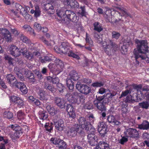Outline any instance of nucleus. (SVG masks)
I'll return each instance as SVG.
<instances>
[{
	"instance_id": "45",
	"label": "nucleus",
	"mask_w": 149,
	"mask_h": 149,
	"mask_svg": "<svg viewBox=\"0 0 149 149\" xmlns=\"http://www.w3.org/2000/svg\"><path fill=\"white\" fill-rule=\"evenodd\" d=\"M140 107L143 108L147 109L149 106V104L148 102H143L139 103Z\"/></svg>"
},
{
	"instance_id": "27",
	"label": "nucleus",
	"mask_w": 149,
	"mask_h": 149,
	"mask_svg": "<svg viewBox=\"0 0 149 149\" xmlns=\"http://www.w3.org/2000/svg\"><path fill=\"white\" fill-rule=\"evenodd\" d=\"M44 10L46 13L50 15L53 14L55 12L53 6L50 3H48L45 5Z\"/></svg>"
},
{
	"instance_id": "13",
	"label": "nucleus",
	"mask_w": 149,
	"mask_h": 149,
	"mask_svg": "<svg viewBox=\"0 0 149 149\" xmlns=\"http://www.w3.org/2000/svg\"><path fill=\"white\" fill-rule=\"evenodd\" d=\"M95 131V130L94 132H92L91 131H90V128L89 129V134L88 136V141L89 144L92 146H95L97 143L96 141L97 137L94 134Z\"/></svg>"
},
{
	"instance_id": "54",
	"label": "nucleus",
	"mask_w": 149,
	"mask_h": 149,
	"mask_svg": "<svg viewBox=\"0 0 149 149\" xmlns=\"http://www.w3.org/2000/svg\"><path fill=\"white\" fill-rule=\"evenodd\" d=\"M100 135L102 136H104L107 133V128H104L101 130H98Z\"/></svg>"
},
{
	"instance_id": "49",
	"label": "nucleus",
	"mask_w": 149,
	"mask_h": 149,
	"mask_svg": "<svg viewBox=\"0 0 149 149\" xmlns=\"http://www.w3.org/2000/svg\"><path fill=\"white\" fill-rule=\"evenodd\" d=\"M112 35L113 38L117 39L119 38L120 35L118 32L113 31L112 33Z\"/></svg>"
},
{
	"instance_id": "5",
	"label": "nucleus",
	"mask_w": 149,
	"mask_h": 149,
	"mask_svg": "<svg viewBox=\"0 0 149 149\" xmlns=\"http://www.w3.org/2000/svg\"><path fill=\"white\" fill-rule=\"evenodd\" d=\"M15 8L17 11L22 15L26 20L29 21L32 19V16L27 13L29 9L28 6H22L19 4H16Z\"/></svg>"
},
{
	"instance_id": "26",
	"label": "nucleus",
	"mask_w": 149,
	"mask_h": 149,
	"mask_svg": "<svg viewBox=\"0 0 149 149\" xmlns=\"http://www.w3.org/2000/svg\"><path fill=\"white\" fill-rule=\"evenodd\" d=\"M95 149H111L109 145L104 141L99 142V145L95 148Z\"/></svg>"
},
{
	"instance_id": "10",
	"label": "nucleus",
	"mask_w": 149,
	"mask_h": 149,
	"mask_svg": "<svg viewBox=\"0 0 149 149\" xmlns=\"http://www.w3.org/2000/svg\"><path fill=\"white\" fill-rule=\"evenodd\" d=\"M50 141L54 144L57 145L59 149H65L66 148V143L63 140L59 139L52 138Z\"/></svg>"
},
{
	"instance_id": "12",
	"label": "nucleus",
	"mask_w": 149,
	"mask_h": 149,
	"mask_svg": "<svg viewBox=\"0 0 149 149\" xmlns=\"http://www.w3.org/2000/svg\"><path fill=\"white\" fill-rule=\"evenodd\" d=\"M79 125L78 124H75L67 132L68 136L69 137H74L76 136L79 131Z\"/></svg>"
},
{
	"instance_id": "43",
	"label": "nucleus",
	"mask_w": 149,
	"mask_h": 149,
	"mask_svg": "<svg viewBox=\"0 0 149 149\" xmlns=\"http://www.w3.org/2000/svg\"><path fill=\"white\" fill-rule=\"evenodd\" d=\"M21 134V133H20V132L16 130L15 131L13 134L11 136V137L12 139H15L18 138L20 135Z\"/></svg>"
},
{
	"instance_id": "16",
	"label": "nucleus",
	"mask_w": 149,
	"mask_h": 149,
	"mask_svg": "<svg viewBox=\"0 0 149 149\" xmlns=\"http://www.w3.org/2000/svg\"><path fill=\"white\" fill-rule=\"evenodd\" d=\"M9 50L10 54L15 57L19 56L20 55L19 49L15 45H11L9 47Z\"/></svg>"
},
{
	"instance_id": "37",
	"label": "nucleus",
	"mask_w": 149,
	"mask_h": 149,
	"mask_svg": "<svg viewBox=\"0 0 149 149\" xmlns=\"http://www.w3.org/2000/svg\"><path fill=\"white\" fill-rule=\"evenodd\" d=\"M23 28L26 30L27 31L29 32L31 35L35 36V34L33 30L31 27L28 25H24L23 27Z\"/></svg>"
},
{
	"instance_id": "57",
	"label": "nucleus",
	"mask_w": 149,
	"mask_h": 149,
	"mask_svg": "<svg viewBox=\"0 0 149 149\" xmlns=\"http://www.w3.org/2000/svg\"><path fill=\"white\" fill-rule=\"evenodd\" d=\"M34 27L35 29L38 31L41 30L42 28L40 24L37 22L35 23L34 25Z\"/></svg>"
},
{
	"instance_id": "9",
	"label": "nucleus",
	"mask_w": 149,
	"mask_h": 149,
	"mask_svg": "<svg viewBox=\"0 0 149 149\" xmlns=\"http://www.w3.org/2000/svg\"><path fill=\"white\" fill-rule=\"evenodd\" d=\"M10 100L16 104L19 108L23 107L25 105V102L22 97L18 96L13 95L10 97Z\"/></svg>"
},
{
	"instance_id": "4",
	"label": "nucleus",
	"mask_w": 149,
	"mask_h": 149,
	"mask_svg": "<svg viewBox=\"0 0 149 149\" xmlns=\"http://www.w3.org/2000/svg\"><path fill=\"white\" fill-rule=\"evenodd\" d=\"M102 46L105 52L108 55H111L115 51L114 48L116 45L113 41L107 39L103 42Z\"/></svg>"
},
{
	"instance_id": "31",
	"label": "nucleus",
	"mask_w": 149,
	"mask_h": 149,
	"mask_svg": "<svg viewBox=\"0 0 149 149\" xmlns=\"http://www.w3.org/2000/svg\"><path fill=\"white\" fill-rule=\"evenodd\" d=\"M48 66L51 72H52L56 73V74H58L57 73L58 72V68H57L56 64L51 63L49 64Z\"/></svg>"
},
{
	"instance_id": "8",
	"label": "nucleus",
	"mask_w": 149,
	"mask_h": 149,
	"mask_svg": "<svg viewBox=\"0 0 149 149\" xmlns=\"http://www.w3.org/2000/svg\"><path fill=\"white\" fill-rule=\"evenodd\" d=\"M124 136L127 138L128 137L136 138L139 137L138 131L135 129L129 128L125 129L124 132Z\"/></svg>"
},
{
	"instance_id": "60",
	"label": "nucleus",
	"mask_w": 149,
	"mask_h": 149,
	"mask_svg": "<svg viewBox=\"0 0 149 149\" xmlns=\"http://www.w3.org/2000/svg\"><path fill=\"white\" fill-rule=\"evenodd\" d=\"M5 58L6 60L8 61L9 64L10 65H13V62L14 61L13 58H11L9 56H6L5 57Z\"/></svg>"
},
{
	"instance_id": "52",
	"label": "nucleus",
	"mask_w": 149,
	"mask_h": 149,
	"mask_svg": "<svg viewBox=\"0 0 149 149\" xmlns=\"http://www.w3.org/2000/svg\"><path fill=\"white\" fill-rule=\"evenodd\" d=\"M9 32L8 30L6 29H0V34L3 35L4 36L7 34Z\"/></svg>"
},
{
	"instance_id": "21",
	"label": "nucleus",
	"mask_w": 149,
	"mask_h": 149,
	"mask_svg": "<svg viewBox=\"0 0 149 149\" xmlns=\"http://www.w3.org/2000/svg\"><path fill=\"white\" fill-rule=\"evenodd\" d=\"M66 110L70 117L74 118L76 117L74 109L73 106L70 104H68L66 107Z\"/></svg>"
},
{
	"instance_id": "42",
	"label": "nucleus",
	"mask_w": 149,
	"mask_h": 149,
	"mask_svg": "<svg viewBox=\"0 0 149 149\" xmlns=\"http://www.w3.org/2000/svg\"><path fill=\"white\" fill-rule=\"evenodd\" d=\"M3 116L5 118L10 119L13 117V114L9 111H6L4 113Z\"/></svg>"
},
{
	"instance_id": "23",
	"label": "nucleus",
	"mask_w": 149,
	"mask_h": 149,
	"mask_svg": "<svg viewBox=\"0 0 149 149\" xmlns=\"http://www.w3.org/2000/svg\"><path fill=\"white\" fill-rule=\"evenodd\" d=\"M66 10L65 8H62L60 9L57 10L56 11L57 14L62 20H65L66 18Z\"/></svg>"
},
{
	"instance_id": "47",
	"label": "nucleus",
	"mask_w": 149,
	"mask_h": 149,
	"mask_svg": "<svg viewBox=\"0 0 149 149\" xmlns=\"http://www.w3.org/2000/svg\"><path fill=\"white\" fill-rule=\"evenodd\" d=\"M94 36L95 40H96L97 43H100L102 41V39L98 33H95Z\"/></svg>"
},
{
	"instance_id": "61",
	"label": "nucleus",
	"mask_w": 149,
	"mask_h": 149,
	"mask_svg": "<svg viewBox=\"0 0 149 149\" xmlns=\"http://www.w3.org/2000/svg\"><path fill=\"white\" fill-rule=\"evenodd\" d=\"M26 57L29 59L31 60L33 59V53L32 52H28L27 54L25 56Z\"/></svg>"
},
{
	"instance_id": "18",
	"label": "nucleus",
	"mask_w": 149,
	"mask_h": 149,
	"mask_svg": "<svg viewBox=\"0 0 149 149\" xmlns=\"http://www.w3.org/2000/svg\"><path fill=\"white\" fill-rule=\"evenodd\" d=\"M7 80L11 86H15L17 82L15 76L11 74H8L6 76Z\"/></svg>"
},
{
	"instance_id": "59",
	"label": "nucleus",
	"mask_w": 149,
	"mask_h": 149,
	"mask_svg": "<svg viewBox=\"0 0 149 149\" xmlns=\"http://www.w3.org/2000/svg\"><path fill=\"white\" fill-rule=\"evenodd\" d=\"M21 53L23 55L25 56L28 53L27 49L25 47H22L20 51Z\"/></svg>"
},
{
	"instance_id": "1",
	"label": "nucleus",
	"mask_w": 149,
	"mask_h": 149,
	"mask_svg": "<svg viewBox=\"0 0 149 149\" xmlns=\"http://www.w3.org/2000/svg\"><path fill=\"white\" fill-rule=\"evenodd\" d=\"M69 76L70 77L67 79L66 84L68 88L71 91L70 93H67L66 94V97H67V99L69 102L74 103L77 102L78 93L77 92L72 93V91L74 88L73 83L72 80L74 81L77 80L79 78V76L78 74L75 71L71 72Z\"/></svg>"
},
{
	"instance_id": "7",
	"label": "nucleus",
	"mask_w": 149,
	"mask_h": 149,
	"mask_svg": "<svg viewBox=\"0 0 149 149\" xmlns=\"http://www.w3.org/2000/svg\"><path fill=\"white\" fill-rule=\"evenodd\" d=\"M76 88L81 93L86 95L88 94L91 91L90 87L85 84H81L79 82L77 83Z\"/></svg>"
},
{
	"instance_id": "6",
	"label": "nucleus",
	"mask_w": 149,
	"mask_h": 149,
	"mask_svg": "<svg viewBox=\"0 0 149 149\" xmlns=\"http://www.w3.org/2000/svg\"><path fill=\"white\" fill-rule=\"evenodd\" d=\"M79 126L80 125L81 127L86 130V131L89 133V129L90 128V131L93 132L95 131V129L93 126L88 122L86 121L84 117H81L79 118Z\"/></svg>"
},
{
	"instance_id": "28",
	"label": "nucleus",
	"mask_w": 149,
	"mask_h": 149,
	"mask_svg": "<svg viewBox=\"0 0 149 149\" xmlns=\"http://www.w3.org/2000/svg\"><path fill=\"white\" fill-rule=\"evenodd\" d=\"M55 62L56 64V65L57 68H58V72L57 73V74H59L61 72L64 67V64L63 61L59 59H57L55 58Z\"/></svg>"
},
{
	"instance_id": "32",
	"label": "nucleus",
	"mask_w": 149,
	"mask_h": 149,
	"mask_svg": "<svg viewBox=\"0 0 149 149\" xmlns=\"http://www.w3.org/2000/svg\"><path fill=\"white\" fill-rule=\"evenodd\" d=\"M138 128L140 130H147L149 128V123L146 121H144L142 124L138 125Z\"/></svg>"
},
{
	"instance_id": "22",
	"label": "nucleus",
	"mask_w": 149,
	"mask_h": 149,
	"mask_svg": "<svg viewBox=\"0 0 149 149\" xmlns=\"http://www.w3.org/2000/svg\"><path fill=\"white\" fill-rule=\"evenodd\" d=\"M116 94V92H113L112 93H107L106 94L104 95V97L103 103L108 104L111 100L112 97L115 96Z\"/></svg>"
},
{
	"instance_id": "24",
	"label": "nucleus",
	"mask_w": 149,
	"mask_h": 149,
	"mask_svg": "<svg viewBox=\"0 0 149 149\" xmlns=\"http://www.w3.org/2000/svg\"><path fill=\"white\" fill-rule=\"evenodd\" d=\"M93 104L100 111H104L106 109L104 103L102 102L98 101L97 100H94L93 102Z\"/></svg>"
},
{
	"instance_id": "53",
	"label": "nucleus",
	"mask_w": 149,
	"mask_h": 149,
	"mask_svg": "<svg viewBox=\"0 0 149 149\" xmlns=\"http://www.w3.org/2000/svg\"><path fill=\"white\" fill-rule=\"evenodd\" d=\"M126 99L129 101H131L133 100L134 101H136L138 99L137 96L136 94L135 96H129L127 97L126 98Z\"/></svg>"
},
{
	"instance_id": "34",
	"label": "nucleus",
	"mask_w": 149,
	"mask_h": 149,
	"mask_svg": "<svg viewBox=\"0 0 149 149\" xmlns=\"http://www.w3.org/2000/svg\"><path fill=\"white\" fill-rule=\"evenodd\" d=\"M20 38L21 40H22L23 42L26 43L27 44L30 45H31V46H33L34 45L33 44L31 43V41L24 35H22L20 36Z\"/></svg>"
},
{
	"instance_id": "40",
	"label": "nucleus",
	"mask_w": 149,
	"mask_h": 149,
	"mask_svg": "<svg viewBox=\"0 0 149 149\" xmlns=\"http://www.w3.org/2000/svg\"><path fill=\"white\" fill-rule=\"evenodd\" d=\"M98 130H101L104 128H107V125L104 122H99L98 124Z\"/></svg>"
},
{
	"instance_id": "19",
	"label": "nucleus",
	"mask_w": 149,
	"mask_h": 149,
	"mask_svg": "<svg viewBox=\"0 0 149 149\" xmlns=\"http://www.w3.org/2000/svg\"><path fill=\"white\" fill-rule=\"evenodd\" d=\"M63 3L66 6H70L71 8H77L79 4L75 0H64Z\"/></svg>"
},
{
	"instance_id": "35",
	"label": "nucleus",
	"mask_w": 149,
	"mask_h": 149,
	"mask_svg": "<svg viewBox=\"0 0 149 149\" xmlns=\"http://www.w3.org/2000/svg\"><path fill=\"white\" fill-rule=\"evenodd\" d=\"M94 30L100 32L103 30V28L102 25L98 22H95L93 24Z\"/></svg>"
},
{
	"instance_id": "25",
	"label": "nucleus",
	"mask_w": 149,
	"mask_h": 149,
	"mask_svg": "<svg viewBox=\"0 0 149 149\" xmlns=\"http://www.w3.org/2000/svg\"><path fill=\"white\" fill-rule=\"evenodd\" d=\"M55 102L57 106L61 109L65 108V102L63 98L59 97H56L55 100Z\"/></svg>"
},
{
	"instance_id": "64",
	"label": "nucleus",
	"mask_w": 149,
	"mask_h": 149,
	"mask_svg": "<svg viewBox=\"0 0 149 149\" xmlns=\"http://www.w3.org/2000/svg\"><path fill=\"white\" fill-rule=\"evenodd\" d=\"M80 8L81 9V11L80 13V14L82 16H85L86 15V12L84 6H81Z\"/></svg>"
},
{
	"instance_id": "44",
	"label": "nucleus",
	"mask_w": 149,
	"mask_h": 149,
	"mask_svg": "<svg viewBox=\"0 0 149 149\" xmlns=\"http://www.w3.org/2000/svg\"><path fill=\"white\" fill-rule=\"evenodd\" d=\"M135 89L137 91L139 95V93L140 94L142 95L143 94V92L142 93L141 91V90L142 86L141 85H136L135 87ZM143 91L144 92V93H146V91L143 90Z\"/></svg>"
},
{
	"instance_id": "55",
	"label": "nucleus",
	"mask_w": 149,
	"mask_h": 149,
	"mask_svg": "<svg viewBox=\"0 0 149 149\" xmlns=\"http://www.w3.org/2000/svg\"><path fill=\"white\" fill-rule=\"evenodd\" d=\"M11 32L15 36H18L19 34V32L14 27L11 28Z\"/></svg>"
},
{
	"instance_id": "2",
	"label": "nucleus",
	"mask_w": 149,
	"mask_h": 149,
	"mask_svg": "<svg viewBox=\"0 0 149 149\" xmlns=\"http://www.w3.org/2000/svg\"><path fill=\"white\" fill-rule=\"evenodd\" d=\"M136 42L137 44V49H134L133 53L135 56L136 62L139 64V61L137 59L139 58L142 59H147L146 60L148 61V58L146 54L148 53V47L147 41L146 40H137Z\"/></svg>"
},
{
	"instance_id": "11",
	"label": "nucleus",
	"mask_w": 149,
	"mask_h": 149,
	"mask_svg": "<svg viewBox=\"0 0 149 149\" xmlns=\"http://www.w3.org/2000/svg\"><path fill=\"white\" fill-rule=\"evenodd\" d=\"M53 123L55 126V128L56 130L61 131L63 130L65 127L63 121L62 119L53 120Z\"/></svg>"
},
{
	"instance_id": "41",
	"label": "nucleus",
	"mask_w": 149,
	"mask_h": 149,
	"mask_svg": "<svg viewBox=\"0 0 149 149\" xmlns=\"http://www.w3.org/2000/svg\"><path fill=\"white\" fill-rule=\"evenodd\" d=\"M45 88L46 89H48L52 93H54L56 91V88L52 85H48L46 83L45 84Z\"/></svg>"
},
{
	"instance_id": "48",
	"label": "nucleus",
	"mask_w": 149,
	"mask_h": 149,
	"mask_svg": "<svg viewBox=\"0 0 149 149\" xmlns=\"http://www.w3.org/2000/svg\"><path fill=\"white\" fill-rule=\"evenodd\" d=\"M24 115L22 111H19L17 113V117L18 119L21 120L24 118Z\"/></svg>"
},
{
	"instance_id": "62",
	"label": "nucleus",
	"mask_w": 149,
	"mask_h": 149,
	"mask_svg": "<svg viewBox=\"0 0 149 149\" xmlns=\"http://www.w3.org/2000/svg\"><path fill=\"white\" fill-rule=\"evenodd\" d=\"M123 103V102H122ZM127 106L125 104L123 103L122 104V105L121 106V111L122 113H125L127 111V110L126 108Z\"/></svg>"
},
{
	"instance_id": "20",
	"label": "nucleus",
	"mask_w": 149,
	"mask_h": 149,
	"mask_svg": "<svg viewBox=\"0 0 149 149\" xmlns=\"http://www.w3.org/2000/svg\"><path fill=\"white\" fill-rule=\"evenodd\" d=\"M14 70L18 77L21 79L23 78V75L26 74V72L25 69L24 68H15L14 69Z\"/></svg>"
},
{
	"instance_id": "36",
	"label": "nucleus",
	"mask_w": 149,
	"mask_h": 149,
	"mask_svg": "<svg viewBox=\"0 0 149 149\" xmlns=\"http://www.w3.org/2000/svg\"><path fill=\"white\" fill-rule=\"evenodd\" d=\"M39 118L40 119L45 120L48 117L47 114L44 111H40L38 112Z\"/></svg>"
},
{
	"instance_id": "30",
	"label": "nucleus",
	"mask_w": 149,
	"mask_h": 149,
	"mask_svg": "<svg viewBox=\"0 0 149 149\" xmlns=\"http://www.w3.org/2000/svg\"><path fill=\"white\" fill-rule=\"evenodd\" d=\"M107 120L109 123H113L115 125H119L120 124V123L116 120L115 117L112 115L108 116Z\"/></svg>"
},
{
	"instance_id": "51",
	"label": "nucleus",
	"mask_w": 149,
	"mask_h": 149,
	"mask_svg": "<svg viewBox=\"0 0 149 149\" xmlns=\"http://www.w3.org/2000/svg\"><path fill=\"white\" fill-rule=\"evenodd\" d=\"M116 8L117 9L120 11V12L119 13L120 15H121V14H122L123 16H126L128 15L127 12L125 10H123L122 8L119 7H117Z\"/></svg>"
},
{
	"instance_id": "17",
	"label": "nucleus",
	"mask_w": 149,
	"mask_h": 149,
	"mask_svg": "<svg viewBox=\"0 0 149 149\" xmlns=\"http://www.w3.org/2000/svg\"><path fill=\"white\" fill-rule=\"evenodd\" d=\"M15 87L19 89L20 91L23 94H26L28 92V89L26 85L23 83L18 82L16 84Z\"/></svg>"
},
{
	"instance_id": "14",
	"label": "nucleus",
	"mask_w": 149,
	"mask_h": 149,
	"mask_svg": "<svg viewBox=\"0 0 149 149\" xmlns=\"http://www.w3.org/2000/svg\"><path fill=\"white\" fill-rule=\"evenodd\" d=\"M65 15L66 18L74 22H77L79 19V17L76 16V14L70 10H66Z\"/></svg>"
},
{
	"instance_id": "33",
	"label": "nucleus",
	"mask_w": 149,
	"mask_h": 149,
	"mask_svg": "<svg viewBox=\"0 0 149 149\" xmlns=\"http://www.w3.org/2000/svg\"><path fill=\"white\" fill-rule=\"evenodd\" d=\"M46 109L48 112L52 116H54L56 113V111L54 107L49 104H47L46 106Z\"/></svg>"
},
{
	"instance_id": "56",
	"label": "nucleus",
	"mask_w": 149,
	"mask_h": 149,
	"mask_svg": "<svg viewBox=\"0 0 149 149\" xmlns=\"http://www.w3.org/2000/svg\"><path fill=\"white\" fill-rule=\"evenodd\" d=\"M86 42L89 43V45H93V42L91 38L88 36V34L87 33H86Z\"/></svg>"
},
{
	"instance_id": "58",
	"label": "nucleus",
	"mask_w": 149,
	"mask_h": 149,
	"mask_svg": "<svg viewBox=\"0 0 149 149\" xmlns=\"http://www.w3.org/2000/svg\"><path fill=\"white\" fill-rule=\"evenodd\" d=\"M128 139L127 137L125 136L122 137L119 141V143L121 144H124L125 143L128 141Z\"/></svg>"
},
{
	"instance_id": "15",
	"label": "nucleus",
	"mask_w": 149,
	"mask_h": 149,
	"mask_svg": "<svg viewBox=\"0 0 149 149\" xmlns=\"http://www.w3.org/2000/svg\"><path fill=\"white\" fill-rule=\"evenodd\" d=\"M47 79L48 80H51V82L54 84H57V86L59 88L58 90L60 92L63 91V85L60 83H58L59 80V78L56 77H47Z\"/></svg>"
},
{
	"instance_id": "39",
	"label": "nucleus",
	"mask_w": 149,
	"mask_h": 149,
	"mask_svg": "<svg viewBox=\"0 0 149 149\" xmlns=\"http://www.w3.org/2000/svg\"><path fill=\"white\" fill-rule=\"evenodd\" d=\"M130 45V42H128L127 43V44H124L121 47V51L122 53L123 54H125L126 52H127L128 49V48L129 47Z\"/></svg>"
},
{
	"instance_id": "38",
	"label": "nucleus",
	"mask_w": 149,
	"mask_h": 149,
	"mask_svg": "<svg viewBox=\"0 0 149 149\" xmlns=\"http://www.w3.org/2000/svg\"><path fill=\"white\" fill-rule=\"evenodd\" d=\"M33 59H35L38 61L40 58V54L39 52L37 51H34L33 52Z\"/></svg>"
},
{
	"instance_id": "3",
	"label": "nucleus",
	"mask_w": 149,
	"mask_h": 149,
	"mask_svg": "<svg viewBox=\"0 0 149 149\" xmlns=\"http://www.w3.org/2000/svg\"><path fill=\"white\" fill-rule=\"evenodd\" d=\"M70 47V44L68 42H63L58 47L57 46H55L54 49L55 51L59 53H63L67 56L72 57L77 59H80L79 56L74 53L72 51L69 49Z\"/></svg>"
},
{
	"instance_id": "50",
	"label": "nucleus",
	"mask_w": 149,
	"mask_h": 149,
	"mask_svg": "<svg viewBox=\"0 0 149 149\" xmlns=\"http://www.w3.org/2000/svg\"><path fill=\"white\" fill-rule=\"evenodd\" d=\"M45 59L46 60V61L49 62L52 60H55V57H53L52 55H50L47 56H45Z\"/></svg>"
},
{
	"instance_id": "63",
	"label": "nucleus",
	"mask_w": 149,
	"mask_h": 149,
	"mask_svg": "<svg viewBox=\"0 0 149 149\" xmlns=\"http://www.w3.org/2000/svg\"><path fill=\"white\" fill-rule=\"evenodd\" d=\"M4 38L8 42H9L12 39L11 35L10 32L8 33L5 36Z\"/></svg>"
},
{
	"instance_id": "46",
	"label": "nucleus",
	"mask_w": 149,
	"mask_h": 149,
	"mask_svg": "<svg viewBox=\"0 0 149 149\" xmlns=\"http://www.w3.org/2000/svg\"><path fill=\"white\" fill-rule=\"evenodd\" d=\"M45 130L50 132H51L52 130L53 127L52 123H46L45 125Z\"/></svg>"
},
{
	"instance_id": "29",
	"label": "nucleus",
	"mask_w": 149,
	"mask_h": 149,
	"mask_svg": "<svg viewBox=\"0 0 149 149\" xmlns=\"http://www.w3.org/2000/svg\"><path fill=\"white\" fill-rule=\"evenodd\" d=\"M38 94L39 96V98L40 100H47L48 98L47 97V94L43 90L39 89L38 92Z\"/></svg>"
}]
</instances>
